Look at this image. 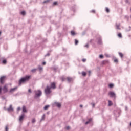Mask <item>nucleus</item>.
Instances as JSON below:
<instances>
[{
    "label": "nucleus",
    "instance_id": "f3484780",
    "mask_svg": "<svg viewBox=\"0 0 131 131\" xmlns=\"http://www.w3.org/2000/svg\"><path fill=\"white\" fill-rule=\"evenodd\" d=\"M119 55L121 58H123V54H122V53L119 52Z\"/></svg>",
    "mask_w": 131,
    "mask_h": 131
},
{
    "label": "nucleus",
    "instance_id": "ddd939ff",
    "mask_svg": "<svg viewBox=\"0 0 131 131\" xmlns=\"http://www.w3.org/2000/svg\"><path fill=\"white\" fill-rule=\"evenodd\" d=\"M8 111H13V107H12V105H10L9 107L7 109Z\"/></svg>",
    "mask_w": 131,
    "mask_h": 131
},
{
    "label": "nucleus",
    "instance_id": "aec40b11",
    "mask_svg": "<svg viewBox=\"0 0 131 131\" xmlns=\"http://www.w3.org/2000/svg\"><path fill=\"white\" fill-rule=\"evenodd\" d=\"M118 36L120 38H121V37H122V35L121 34V33H119V34H118Z\"/></svg>",
    "mask_w": 131,
    "mask_h": 131
},
{
    "label": "nucleus",
    "instance_id": "09e8293b",
    "mask_svg": "<svg viewBox=\"0 0 131 131\" xmlns=\"http://www.w3.org/2000/svg\"><path fill=\"white\" fill-rule=\"evenodd\" d=\"M93 107H95V104H93Z\"/></svg>",
    "mask_w": 131,
    "mask_h": 131
},
{
    "label": "nucleus",
    "instance_id": "72a5a7b5",
    "mask_svg": "<svg viewBox=\"0 0 131 131\" xmlns=\"http://www.w3.org/2000/svg\"><path fill=\"white\" fill-rule=\"evenodd\" d=\"M7 63V60H4L3 61V64H6Z\"/></svg>",
    "mask_w": 131,
    "mask_h": 131
},
{
    "label": "nucleus",
    "instance_id": "e433bc0d",
    "mask_svg": "<svg viewBox=\"0 0 131 131\" xmlns=\"http://www.w3.org/2000/svg\"><path fill=\"white\" fill-rule=\"evenodd\" d=\"M99 58H100L101 59H102V58H104V56H103V55H100L99 56Z\"/></svg>",
    "mask_w": 131,
    "mask_h": 131
},
{
    "label": "nucleus",
    "instance_id": "f03ea898",
    "mask_svg": "<svg viewBox=\"0 0 131 131\" xmlns=\"http://www.w3.org/2000/svg\"><path fill=\"white\" fill-rule=\"evenodd\" d=\"M35 93V96L34 98H39L41 95H42V93L41 92V91L40 90H36L34 91Z\"/></svg>",
    "mask_w": 131,
    "mask_h": 131
},
{
    "label": "nucleus",
    "instance_id": "a878e982",
    "mask_svg": "<svg viewBox=\"0 0 131 131\" xmlns=\"http://www.w3.org/2000/svg\"><path fill=\"white\" fill-rule=\"evenodd\" d=\"M53 6H57L58 5V2H54L53 4Z\"/></svg>",
    "mask_w": 131,
    "mask_h": 131
},
{
    "label": "nucleus",
    "instance_id": "58836bf2",
    "mask_svg": "<svg viewBox=\"0 0 131 131\" xmlns=\"http://www.w3.org/2000/svg\"><path fill=\"white\" fill-rule=\"evenodd\" d=\"M86 61V59H82V62H85Z\"/></svg>",
    "mask_w": 131,
    "mask_h": 131
},
{
    "label": "nucleus",
    "instance_id": "c85d7f7f",
    "mask_svg": "<svg viewBox=\"0 0 131 131\" xmlns=\"http://www.w3.org/2000/svg\"><path fill=\"white\" fill-rule=\"evenodd\" d=\"M109 88H113V86H114V85H113V84H110L108 85Z\"/></svg>",
    "mask_w": 131,
    "mask_h": 131
},
{
    "label": "nucleus",
    "instance_id": "0eeeda50",
    "mask_svg": "<svg viewBox=\"0 0 131 131\" xmlns=\"http://www.w3.org/2000/svg\"><path fill=\"white\" fill-rule=\"evenodd\" d=\"M108 95H110L111 97H115V93L113 92H110Z\"/></svg>",
    "mask_w": 131,
    "mask_h": 131
},
{
    "label": "nucleus",
    "instance_id": "c03bdc74",
    "mask_svg": "<svg viewBox=\"0 0 131 131\" xmlns=\"http://www.w3.org/2000/svg\"><path fill=\"white\" fill-rule=\"evenodd\" d=\"M46 64V62H42V65H45Z\"/></svg>",
    "mask_w": 131,
    "mask_h": 131
},
{
    "label": "nucleus",
    "instance_id": "a19ab883",
    "mask_svg": "<svg viewBox=\"0 0 131 131\" xmlns=\"http://www.w3.org/2000/svg\"><path fill=\"white\" fill-rule=\"evenodd\" d=\"M28 92L29 93H31V89H29Z\"/></svg>",
    "mask_w": 131,
    "mask_h": 131
},
{
    "label": "nucleus",
    "instance_id": "412c9836",
    "mask_svg": "<svg viewBox=\"0 0 131 131\" xmlns=\"http://www.w3.org/2000/svg\"><path fill=\"white\" fill-rule=\"evenodd\" d=\"M82 75L83 76H86V73H85V72H82Z\"/></svg>",
    "mask_w": 131,
    "mask_h": 131
},
{
    "label": "nucleus",
    "instance_id": "cd10ccee",
    "mask_svg": "<svg viewBox=\"0 0 131 131\" xmlns=\"http://www.w3.org/2000/svg\"><path fill=\"white\" fill-rule=\"evenodd\" d=\"M38 69L40 71H41V70H42V67H41V66H39Z\"/></svg>",
    "mask_w": 131,
    "mask_h": 131
},
{
    "label": "nucleus",
    "instance_id": "79ce46f5",
    "mask_svg": "<svg viewBox=\"0 0 131 131\" xmlns=\"http://www.w3.org/2000/svg\"><path fill=\"white\" fill-rule=\"evenodd\" d=\"M20 110H21V108H20V107H18V108H17V110H18V111H20Z\"/></svg>",
    "mask_w": 131,
    "mask_h": 131
},
{
    "label": "nucleus",
    "instance_id": "7ed1b4c3",
    "mask_svg": "<svg viewBox=\"0 0 131 131\" xmlns=\"http://www.w3.org/2000/svg\"><path fill=\"white\" fill-rule=\"evenodd\" d=\"M51 88L50 86H47V87L45 89V93L46 95H50L51 93H52Z\"/></svg>",
    "mask_w": 131,
    "mask_h": 131
},
{
    "label": "nucleus",
    "instance_id": "473e14b6",
    "mask_svg": "<svg viewBox=\"0 0 131 131\" xmlns=\"http://www.w3.org/2000/svg\"><path fill=\"white\" fill-rule=\"evenodd\" d=\"M114 61L115 63H118V60L117 59H114Z\"/></svg>",
    "mask_w": 131,
    "mask_h": 131
},
{
    "label": "nucleus",
    "instance_id": "9b49d317",
    "mask_svg": "<svg viewBox=\"0 0 131 131\" xmlns=\"http://www.w3.org/2000/svg\"><path fill=\"white\" fill-rule=\"evenodd\" d=\"M3 90L4 92H8V87L5 85V86H4Z\"/></svg>",
    "mask_w": 131,
    "mask_h": 131
},
{
    "label": "nucleus",
    "instance_id": "4468645a",
    "mask_svg": "<svg viewBox=\"0 0 131 131\" xmlns=\"http://www.w3.org/2000/svg\"><path fill=\"white\" fill-rule=\"evenodd\" d=\"M67 79L68 80V81L69 82H70V81H72V78H70V77H67Z\"/></svg>",
    "mask_w": 131,
    "mask_h": 131
},
{
    "label": "nucleus",
    "instance_id": "8fccbe9b",
    "mask_svg": "<svg viewBox=\"0 0 131 131\" xmlns=\"http://www.w3.org/2000/svg\"><path fill=\"white\" fill-rule=\"evenodd\" d=\"M1 34H2V32H0V35H1Z\"/></svg>",
    "mask_w": 131,
    "mask_h": 131
},
{
    "label": "nucleus",
    "instance_id": "a211bd4d",
    "mask_svg": "<svg viewBox=\"0 0 131 131\" xmlns=\"http://www.w3.org/2000/svg\"><path fill=\"white\" fill-rule=\"evenodd\" d=\"M91 121H92V119H89L88 121L85 122V124H89V123H90V122H91Z\"/></svg>",
    "mask_w": 131,
    "mask_h": 131
},
{
    "label": "nucleus",
    "instance_id": "3c124183",
    "mask_svg": "<svg viewBox=\"0 0 131 131\" xmlns=\"http://www.w3.org/2000/svg\"><path fill=\"white\" fill-rule=\"evenodd\" d=\"M47 56H50V54H47Z\"/></svg>",
    "mask_w": 131,
    "mask_h": 131
},
{
    "label": "nucleus",
    "instance_id": "ea45409f",
    "mask_svg": "<svg viewBox=\"0 0 131 131\" xmlns=\"http://www.w3.org/2000/svg\"><path fill=\"white\" fill-rule=\"evenodd\" d=\"M85 48H89V44H86L85 46Z\"/></svg>",
    "mask_w": 131,
    "mask_h": 131
},
{
    "label": "nucleus",
    "instance_id": "c9c22d12",
    "mask_svg": "<svg viewBox=\"0 0 131 131\" xmlns=\"http://www.w3.org/2000/svg\"><path fill=\"white\" fill-rule=\"evenodd\" d=\"M35 119H32V123H35Z\"/></svg>",
    "mask_w": 131,
    "mask_h": 131
},
{
    "label": "nucleus",
    "instance_id": "de8ad7c7",
    "mask_svg": "<svg viewBox=\"0 0 131 131\" xmlns=\"http://www.w3.org/2000/svg\"><path fill=\"white\" fill-rule=\"evenodd\" d=\"M80 107L81 108H82V105H80Z\"/></svg>",
    "mask_w": 131,
    "mask_h": 131
},
{
    "label": "nucleus",
    "instance_id": "c756f323",
    "mask_svg": "<svg viewBox=\"0 0 131 131\" xmlns=\"http://www.w3.org/2000/svg\"><path fill=\"white\" fill-rule=\"evenodd\" d=\"M5 130L6 131L9 130V127L8 126H6V127H5Z\"/></svg>",
    "mask_w": 131,
    "mask_h": 131
},
{
    "label": "nucleus",
    "instance_id": "dca6fc26",
    "mask_svg": "<svg viewBox=\"0 0 131 131\" xmlns=\"http://www.w3.org/2000/svg\"><path fill=\"white\" fill-rule=\"evenodd\" d=\"M49 107H50V105H46L44 107V110H48L49 109Z\"/></svg>",
    "mask_w": 131,
    "mask_h": 131
},
{
    "label": "nucleus",
    "instance_id": "5701e85b",
    "mask_svg": "<svg viewBox=\"0 0 131 131\" xmlns=\"http://www.w3.org/2000/svg\"><path fill=\"white\" fill-rule=\"evenodd\" d=\"M105 11H106V12H107V13H109V12H110V10H109V8H105Z\"/></svg>",
    "mask_w": 131,
    "mask_h": 131
},
{
    "label": "nucleus",
    "instance_id": "39448f33",
    "mask_svg": "<svg viewBox=\"0 0 131 131\" xmlns=\"http://www.w3.org/2000/svg\"><path fill=\"white\" fill-rule=\"evenodd\" d=\"M5 78H6V77H5V76H3V77H1V78H0V82H1V83H4V81L5 80Z\"/></svg>",
    "mask_w": 131,
    "mask_h": 131
},
{
    "label": "nucleus",
    "instance_id": "2f4dec72",
    "mask_svg": "<svg viewBox=\"0 0 131 131\" xmlns=\"http://www.w3.org/2000/svg\"><path fill=\"white\" fill-rule=\"evenodd\" d=\"M119 25H116V29H120V28H119Z\"/></svg>",
    "mask_w": 131,
    "mask_h": 131
},
{
    "label": "nucleus",
    "instance_id": "4be33fe9",
    "mask_svg": "<svg viewBox=\"0 0 131 131\" xmlns=\"http://www.w3.org/2000/svg\"><path fill=\"white\" fill-rule=\"evenodd\" d=\"M66 80V78H65L64 77H61V80H62V81H64V80Z\"/></svg>",
    "mask_w": 131,
    "mask_h": 131
},
{
    "label": "nucleus",
    "instance_id": "f257e3e1",
    "mask_svg": "<svg viewBox=\"0 0 131 131\" xmlns=\"http://www.w3.org/2000/svg\"><path fill=\"white\" fill-rule=\"evenodd\" d=\"M30 77H31V76H27L24 78H22L19 80V84L21 85V83L25 82V81H27V80H29Z\"/></svg>",
    "mask_w": 131,
    "mask_h": 131
},
{
    "label": "nucleus",
    "instance_id": "f8f14e48",
    "mask_svg": "<svg viewBox=\"0 0 131 131\" xmlns=\"http://www.w3.org/2000/svg\"><path fill=\"white\" fill-rule=\"evenodd\" d=\"M23 112H27V110H26L25 106H23Z\"/></svg>",
    "mask_w": 131,
    "mask_h": 131
},
{
    "label": "nucleus",
    "instance_id": "6ab92c4d",
    "mask_svg": "<svg viewBox=\"0 0 131 131\" xmlns=\"http://www.w3.org/2000/svg\"><path fill=\"white\" fill-rule=\"evenodd\" d=\"M46 118V115L43 114V116H42V118L41 120H45V119Z\"/></svg>",
    "mask_w": 131,
    "mask_h": 131
},
{
    "label": "nucleus",
    "instance_id": "393cba45",
    "mask_svg": "<svg viewBox=\"0 0 131 131\" xmlns=\"http://www.w3.org/2000/svg\"><path fill=\"white\" fill-rule=\"evenodd\" d=\"M49 2H50V0H47L44 1L43 3V4H48V3H49Z\"/></svg>",
    "mask_w": 131,
    "mask_h": 131
},
{
    "label": "nucleus",
    "instance_id": "f704fd0d",
    "mask_svg": "<svg viewBox=\"0 0 131 131\" xmlns=\"http://www.w3.org/2000/svg\"><path fill=\"white\" fill-rule=\"evenodd\" d=\"M36 71V69H34L31 70L32 72H35Z\"/></svg>",
    "mask_w": 131,
    "mask_h": 131
},
{
    "label": "nucleus",
    "instance_id": "a18cd8bd",
    "mask_svg": "<svg viewBox=\"0 0 131 131\" xmlns=\"http://www.w3.org/2000/svg\"><path fill=\"white\" fill-rule=\"evenodd\" d=\"M2 92V87H0V93Z\"/></svg>",
    "mask_w": 131,
    "mask_h": 131
},
{
    "label": "nucleus",
    "instance_id": "603ef678",
    "mask_svg": "<svg viewBox=\"0 0 131 131\" xmlns=\"http://www.w3.org/2000/svg\"><path fill=\"white\" fill-rule=\"evenodd\" d=\"M130 126H131V122H130Z\"/></svg>",
    "mask_w": 131,
    "mask_h": 131
},
{
    "label": "nucleus",
    "instance_id": "4c0bfd02",
    "mask_svg": "<svg viewBox=\"0 0 131 131\" xmlns=\"http://www.w3.org/2000/svg\"><path fill=\"white\" fill-rule=\"evenodd\" d=\"M91 13H93V14H95V13H96V11L94 10H93L91 11Z\"/></svg>",
    "mask_w": 131,
    "mask_h": 131
},
{
    "label": "nucleus",
    "instance_id": "37998d69",
    "mask_svg": "<svg viewBox=\"0 0 131 131\" xmlns=\"http://www.w3.org/2000/svg\"><path fill=\"white\" fill-rule=\"evenodd\" d=\"M70 128V127H69V126L67 127V129H69Z\"/></svg>",
    "mask_w": 131,
    "mask_h": 131
},
{
    "label": "nucleus",
    "instance_id": "9d476101",
    "mask_svg": "<svg viewBox=\"0 0 131 131\" xmlns=\"http://www.w3.org/2000/svg\"><path fill=\"white\" fill-rule=\"evenodd\" d=\"M17 88L15 87L14 88H12L10 90V93H12V92H15V91H16V90H17Z\"/></svg>",
    "mask_w": 131,
    "mask_h": 131
},
{
    "label": "nucleus",
    "instance_id": "1a4fd4ad",
    "mask_svg": "<svg viewBox=\"0 0 131 131\" xmlns=\"http://www.w3.org/2000/svg\"><path fill=\"white\" fill-rule=\"evenodd\" d=\"M97 43L98 45H101L102 43V39L100 37L97 39Z\"/></svg>",
    "mask_w": 131,
    "mask_h": 131
},
{
    "label": "nucleus",
    "instance_id": "bb28decb",
    "mask_svg": "<svg viewBox=\"0 0 131 131\" xmlns=\"http://www.w3.org/2000/svg\"><path fill=\"white\" fill-rule=\"evenodd\" d=\"M71 33L72 35H75V32L74 31H72L71 32Z\"/></svg>",
    "mask_w": 131,
    "mask_h": 131
},
{
    "label": "nucleus",
    "instance_id": "423d86ee",
    "mask_svg": "<svg viewBox=\"0 0 131 131\" xmlns=\"http://www.w3.org/2000/svg\"><path fill=\"white\" fill-rule=\"evenodd\" d=\"M55 104L57 107H58V108H61V106H62L61 103L59 102H55Z\"/></svg>",
    "mask_w": 131,
    "mask_h": 131
},
{
    "label": "nucleus",
    "instance_id": "6e6552de",
    "mask_svg": "<svg viewBox=\"0 0 131 131\" xmlns=\"http://www.w3.org/2000/svg\"><path fill=\"white\" fill-rule=\"evenodd\" d=\"M25 115L24 114H22L20 116H19V121H21V120H23V119H24V117H25Z\"/></svg>",
    "mask_w": 131,
    "mask_h": 131
},
{
    "label": "nucleus",
    "instance_id": "2eb2a0df",
    "mask_svg": "<svg viewBox=\"0 0 131 131\" xmlns=\"http://www.w3.org/2000/svg\"><path fill=\"white\" fill-rule=\"evenodd\" d=\"M113 104L112 103V101L108 100V106H112Z\"/></svg>",
    "mask_w": 131,
    "mask_h": 131
},
{
    "label": "nucleus",
    "instance_id": "49530a36",
    "mask_svg": "<svg viewBox=\"0 0 131 131\" xmlns=\"http://www.w3.org/2000/svg\"><path fill=\"white\" fill-rule=\"evenodd\" d=\"M89 75L91 74V71H89Z\"/></svg>",
    "mask_w": 131,
    "mask_h": 131
},
{
    "label": "nucleus",
    "instance_id": "b1692460",
    "mask_svg": "<svg viewBox=\"0 0 131 131\" xmlns=\"http://www.w3.org/2000/svg\"><path fill=\"white\" fill-rule=\"evenodd\" d=\"M78 40L77 39H75V45H78Z\"/></svg>",
    "mask_w": 131,
    "mask_h": 131
},
{
    "label": "nucleus",
    "instance_id": "20e7f679",
    "mask_svg": "<svg viewBox=\"0 0 131 131\" xmlns=\"http://www.w3.org/2000/svg\"><path fill=\"white\" fill-rule=\"evenodd\" d=\"M50 89H51V90H55V89L57 88V83L54 82H52L50 83Z\"/></svg>",
    "mask_w": 131,
    "mask_h": 131
},
{
    "label": "nucleus",
    "instance_id": "7c9ffc66",
    "mask_svg": "<svg viewBox=\"0 0 131 131\" xmlns=\"http://www.w3.org/2000/svg\"><path fill=\"white\" fill-rule=\"evenodd\" d=\"M21 15H23V16H24V15H25L26 14L25 11H21Z\"/></svg>",
    "mask_w": 131,
    "mask_h": 131
}]
</instances>
